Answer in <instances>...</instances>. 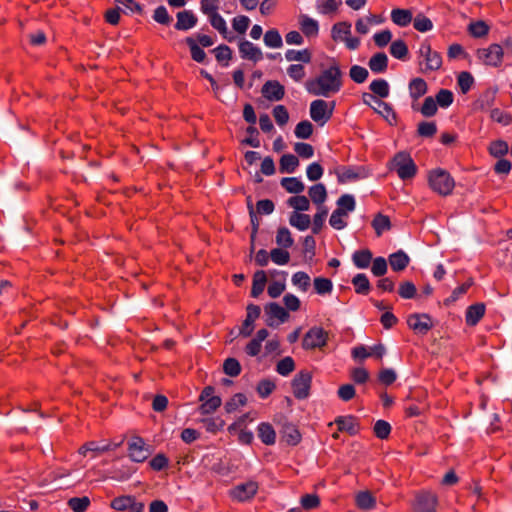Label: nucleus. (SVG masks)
I'll return each instance as SVG.
<instances>
[{"instance_id":"nucleus-37","label":"nucleus","mask_w":512,"mask_h":512,"mask_svg":"<svg viewBox=\"0 0 512 512\" xmlns=\"http://www.w3.org/2000/svg\"><path fill=\"white\" fill-rule=\"evenodd\" d=\"M276 243L279 247L285 249H288L293 245L294 240L288 228L281 227L277 230Z\"/></svg>"},{"instance_id":"nucleus-21","label":"nucleus","mask_w":512,"mask_h":512,"mask_svg":"<svg viewBox=\"0 0 512 512\" xmlns=\"http://www.w3.org/2000/svg\"><path fill=\"white\" fill-rule=\"evenodd\" d=\"M197 23V17L192 11L183 10L177 13V22L175 28L177 30H188L193 28Z\"/></svg>"},{"instance_id":"nucleus-35","label":"nucleus","mask_w":512,"mask_h":512,"mask_svg":"<svg viewBox=\"0 0 512 512\" xmlns=\"http://www.w3.org/2000/svg\"><path fill=\"white\" fill-rule=\"evenodd\" d=\"M372 253L368 249L356 251L353 254V263L357 268L364 269L370 265Z\"/></svg>"},{"instance_id":"nucleus-38","label":"nucleus","mask_w":512,"mask_h":512,"mask_svg":"<svg viewBox=\"0 0 512 512\" xmlns=\"http://www.w3.org/2000/svg\"><path fill=\"white\" fill-rule=\"evenodd\" d=\"M372 226L376 234L380 236L383 232L390 230L391 222L388 216L377 214L372 221Z\"/></svg>"},{"instance_id":"nucleus-60","label":"nucleus","mask_w":512,"mask_h":512,"mask_svg":"<svg viewBox=\"0 0 512 512\" xmlns=\"http://www.w3.org/2000/svg\"><path fill=\"white\" fill-rule=\"evenodd\" d=\"M327 213L328 211L324 206L318 207V212L313 217V233L317 234L320 232L326 219Z\"/></svg>"},{"instance_id":"nucleus-2","label":"nucleus","mask_w":512,"mask_h":512,"mask_svg":"<svg viewBox=\"0 0 512 512\" xmlns=\"http://www.w3.org/2000/svg\"><path fill=\"white\" fill-rule=\"evenodd\" d=\"M430 188L441 196L450 195L455 187V182L449 172L443 169L430 171L428 176Z\"/></svg>"},{"instance_id":"nucleus-61","label":"nucleus","mask_w":512,"mask_h":512,"mask_svg":"<svg viewBox=\"0 0 512 512\" xmlns=\"http://www.w3.org/2000/svg\"><path fill=\"white\" fill-rule=\"evenodd\" d=\"M453 93L448 89H441L435 97L437 104L442 108H447L453 103Z\"/></svg>"},{"instance_id":"nucleus-63","label":"nucleus","mask_w":512,"mask_h":512,"mask_svg":"<svg viewBox=\"0 0 512 512\" xmlns=\"http://www.w3.org/2000/svg\"><path fill=\"white\" fill-rule=\"evenodd\" d=\"M417 292L416 286L410 281H404L400 284L398 293L404 299H412Z\"/></svg>"},{"instance_id":"nucleus-34","label":"nucleus","mask_w":512,"mask_h":512,"mask_svg":"<svg viewBox=\"0 0 512 512\" xmlns=\"http://www.w3.org/2000/svg\"><path fill=\"white\" fill-rule=\"evenodd\" d=\"M285 58L287 61H298L303 63H310L312 59L311 52L308 49L294 50L290 49L286 51Z\"/></svg>"},{"instance_id":"nucleus-26","label":"nucleus","mask_w":512,"mask_h":512,"mask_svg":"<svg viewBox=\"0 0 512 512\" xmlns=\"http://www.w3.org/2000/svg\"><path fill=\"white\" fill-rule=\"evenodd\" d=\"M412 19V12L408 9L397 8L391 11V20L400 27L407 26L411 23Z\"/></svg>"},{"instance_id":"nucleus-58","label":"nucleus","mask_w":512,"mask_h":512,"mask_svg":"<svg viewBox=\"0 0 512 512\" xmlns=\"http://www.w3.org/2000/svg\"><path fill=\"white\" fill-rule=\"evenodd\" d=\"M368 75H369L368 70L359 65H353L349 71L350 78L356 83L365 82Z\"/></svg>"},{"instance_id":"nucleus-20","label":"nucleus","mask_w":512,"mask_h":512,"mask_svg":"<svg viewBox=\"0 0 512 512\" xmlns=\"http://www.w3.org/2000/svg\"><path fill=\"white\" fill-rule=\"evenodd\" d=\"M428 86L424 79L422 78H414L409 82L408 91L410 97L414 102H417L419 98L424 96L427 93Z\"/></svg>"},{"instance_id":"nucleus-7","label":"nucleus","mask_w":512,"mask_h":512,"mask_svg":"<svg viewBox=\"0 0 512 512\" xmlns=\"http://www.w3.org/2000/svg\"><path fill=\"white\" fill-rule=\"evenodd\" d=\"M362 101L382 116L390 125L396 122V114L390 104L377 99L373 94L363 93Z\"/></svg>"},{"instance_id":"nucleus-56","label":"nucleus","mask_w":512,"mask_h":512,"mask_svg":"<svg viewBox=\"0 0 512 512\" xmlns=\"http://www.w3.org/2000/svg\"><path fill=\"white\" fill-rule=\"evenodd\" d=\"M458 86L463 94H466L474 84V78L471 73L463 71L457 78Z\"/></svg>"},{"instance_id":"nucleus-51","label":"nucleus","mask_w":512,"mask_h":512,"mask_svg":"<svg viewBox=\"0 0 512 512\" xmlns=\"http://www.w3.org/2000/svg\"><path fill=\"white\" fill-rule=\"evenodd\" d=\"M208 18L211 26L223 35L224 38H227L228 28L224 18L219 13L211 15Z\"/></svg>"},{"instance_id":"nucleus-3","label":"nucleus","mask_w":512,"mask_h":512,"mask_svg":"<svg viewBox=\"0 0 512 512\" xmlns=\"http://www.w3.org/2000/svg\"><path fill=\"white\" fill-rule=\"evenodd\" d=\"M394 170L402 180L410 179L416 174L417 168L411 156L405 152H399L391 162Z\"/></svg>"},{"instance_id":"nucleus-11","label":"nucleus","mask_w":512,"mask_h":512,"mask_svg":"<svg viewBox=\"0 0 512 512\" xmlns=\"http://www.w3.org/2000/svg\"><path fill=\"white\" fill-rule=\"evenodd\" d=\"M328 333L321 327H312L303 337L302 347L306 350L321 348L327 344Z\"/></svg>"},{"instance_id":"nucleus-1","label":"nucleus","mask_w":512,"mask_h":512,"mask_svg":"<svg viewBox=\"0 0 512 512\" xmlns=\"http://www.w3.org/2000/svg\"><path fill=\"white\" fill-rule=\"evenodd\" d=\"M343 84V73L339 64L333 60L329 67L322 69L318 76L304 83L306 91L314 96L330 97L337 94Z\"/></svg>"},{"instance_id":"nucleus-47","label":"nucleus","mask_w":512,"mask_h":512,"mask_svg":"<svg viewBox=\"0 0 512 512\" xmlns=\"http://www.w3.org/2000/svg\"><path fill=\"white\" fill-rule=\"evenodd\" d=\"M468 31L473 37L481 38L488 34L489 26L484 21H476L469 24Z\"/></svg>"},{"instance_id":"nucleus-54","label":"nucleus","mask_w":512,"mask_h":512,"mask_svg":"<svg viewBox=\"0 0 512 512\" xmlns=\"http://www.w3.org/2000/svg\"><path fill=\"white\" fill-rule=\"evenodd\" d=\"M294 369L295 363L290 356L281 359L276 366V371L282 376L289 375L291 372H293Z\"/></svg>"},{"instance_id":"nucleus-27","label":"nucleus","mask_w":512,"mask_h":512,"mask_svg":"<svg viewBox=\"0 0 512 512\" xmlns=\"http://www.w3.org/2000/svg\"><path fill=\"white\" fill-rule=\"evenodd\" d=\"M267 282V275L264 270H258L253 275V283L251 289L252 297H258L265 288Z\"/></svg>"},{"instance_id":"nucleus-19","label":"nucleus","mask_w":512,"mask_h":512,"mask_svg":"<svg viewBox=\"0 0 512 512\" xmlns=\"http://www.w3.org/2000/svg\"><path fill=\"white\" fill-rule=\"evenodd\" d=\"M265 313L269 316L267 320L268 326H273L274 318L278 319L280 322H285L289 317L288 312L275 302L269 303L265 306Z\"/></svg>"},{"instance_id":"nucleus-50","label":"nucleus","mask_w":512,"mask_h":512,"mask_svg":"<svg viewBox=\"0 0 512 512\" xmlns=\"http://www.w3.org/2000/svg\"><path fill=\"white\" fill-rule=\"evenodd\" d=\"M288 205L297 211H308L310 208L309 199L306 196H293L288 199Z\"/></svg>"},{"instance_id":"nucleus-12","label":"nucleus","mask_w":512,"mask_h":512,"mask_svg":"<svg viewBox=\"0 0 512 512\" xmlns=\"http://www.w3.org/2000/svg\"><path fill=\"white\" fill-rule=\"evenodd\" d=\"M199 399L203 402L200 406L202 414L213 413L222 403L221 398L214 395V388L212 386L205 387L201 392Z\"/></svg>"},{"instance_id":"nucleus-22","label":"nucleus","mask_w":512,"mask_h":512,"mask_svg":"<svg viewBox=\"0 0 512 512\" xmlns=\"http://www.w3.org/2000/svg\"><path fill=\"white\" fill-rule=\"evenodd\" d=\"M335 424L340 431H346L351 435H354L359 430V424L357 418L354 416H340L335 419Z\"/></svg>"},{"instance_id":"nucleus-28","label":"nucleus","mask_w":512,"mask_h":512,"mask_svg":"<svg viewBox=\"0 0 512 512\" xmlns=\"http://www.w3.org/2000/svg\"><path fill=\"white\" fill-rule=\"evenodd\" d=\"M409 257L403 251H398L389 256V263L394 271H402L409 264Z\"/></svg>"},{"instance_id":"nucleus-62","label":"nucleus","mask_w":512,"mask_h":512,"mask_svg":"<svg viewBox=\"0 0 512 512\" xmlns=\"http://www.w3.org/2000/svg\"><path fill=\"white\" fill-rule=\"evenodd\" d=\"M340 5V0H325L317 4V9L319 13L326 15L335 12Z\"/></svg>"},{"instance_id":"nucleus-10","label":"nucleus","mask_w":512,"mask_h":512,"mask_svg":"<svg viewBox=\"0 0 512 512\" xmlns=\"http://www.w3.org/2000/svg\"><path fill=\"white\" fill-rule=\"evenodd\" d=\"M312 383V374L307 370L298 372L292 382V390L295 398L306 399L309 396Z\"/></svg>"},{"instance_id":"nucleus-52","label":"nucleus","mask_w":512,"mask_h":512,"mask_svg":"<svg viewBox=\"0 0 512 512\" xmlns=\"http://www.w3.org/2000/svg\"><path fill=\"white\" fill-rule=\"evenodd\" d=\"M390 53L397 59H404L408 54V47L403 40H396L390 45Z\"/></svg>"},{"instance_id":"nucleus-59","label":"nucleus","mask_w":512,"mask_h":512,"mask_svg":"<svg viewBox=\"0 0 512 512\" xmlns=\"http://www.w3.org/2000/svg\"><path fill=\"white\" fill-rule=\"evenodd\" d=\"M223 370L225 374L231 377H236L241 372V366L239 361L235 358H228L224 361Z\"/></svg>"},{"instance_id":"nucleus-57","label":"nucleus","mask_w":512,"mask_h":512,"mask_svg":"<svg viewBox=\"0 0 512 512\" xmlns=\"http://www.w3.org/2000/svg\"><path fill=\"white\" fill-rule=\"evenodd\" d=\"M373 432L379 439H386L391 432V425L385 420H377L374 424Z\"/></svg>"},{"instance_id":"nucleus-23","label":"nucleus","mask_w":512,"mask_h":512,"mask_svg":"<svg viewBox=\"0 0 512 512\" xmlns=\"http://www.w3.org/2000/svg\"><path fill=\"white\" fill-rule=\"evenodd\" d=\"M257 432L258 437L261 439L264 445L271 446L275 443L276 432L270 423L263 422L259 424Z\"/></svg>"},{"instance_id":"nucleus-40","label":"nucleus","mask_w":512,"mask_h":512,"mask_svg":"<svg viewBox=\"0 0 512 512\" xmlns=\"http://www.w3.org/2000/svg\"><path fill=\"white\" fill-rule=\"evenodd\" d=\"M264 43L270 48H281L283 41L279 31L276 29L266 31L264 35Z\"/></svg>"},{"instance_id":"nucleus-55","label":"nucleus","mask_w":512,"mask_h":512,"mask_svg":"<svg viewBox=\"0 0 512 512\" xmlns=\"http://www.w3.org/2000/svg\"><path fill=\"white\" fill-rule=\"evenodd\" d=\"M412 20L414 28L419 32H427L433 29L432 21L423 14H418Z\"/></svg>"},{"instance_id":"nucleus-16","label":"nucleus","mask_w":512,"mask_h":512,"mask_svg":"<svg viewBox=\"0 0 512 512\" xmlns=\"http://www.w3.org/2000/svg\"><path fill=\"white\" fill-rule=\"evenodd\" d=\"M203 463L212 471L226 476L237 469V465L228 460L210 458L208 455L203 458Z\"/></svg>"},{"instance_id":"nucleus-44","label":"nucleus","mask_w":512,"mask_h":512,"mask_svg":"<svg viewBox=\"0 0 512 512\" xmlns=\"http://www.w3.org/2000/svg\"><path fill=\"white\" fill-rule=\"evenodd\" d=\"M270 258L277 265H286L290 261V253L285 248H274L270 251Z\"/></svg>"},{"instance_id":"nucleus-15","label":"nucleus","mask_w":512,"mask_h":512,"mask_svg":"<svg viewBox=\"0 0 512 512\" xmlns=\"http://www.w3.org/2000/svg\"><path fill=\"white\" fill-rule=\"evenodd\" d=\"M407 324L418 334H426L433 327V321L428 314H412L407 318Z\"/></svg>"},{"instance_id":"nucleus-46","label":"nucleus","mask_w":512,"mask_h":512,"mask_svg":"<svg viewBox=\"0 0 512 512\" xmlns=\"http://www.w3.org/2000/svg\"><path fill=\"white\" fill-rule=\"evenodd\" d=\"M294 133L299 139H308L313 133V125L308 120L301 121L296 125Z\"/></svg>"},{"instance_id":"nucleus-64","label":"nucleus","mask_w":512,"mask_h":512,"mask_svg":"<svg viewBox=\"0 0 512 512\" xmlns=\"http://www.w3.org/2000/svg\"><path fill=\"white\" fill-rule=\"evenodd\" d=\"M489 152L494 157L504 156L508 152V144L503 140H497L490 144Z\"/></svg>"},{"instance_id":"nucleus-48","label":"nucleus","mask_w":512,"mask_h":512,"mask_svg":"<svg viewBox=\"0 0 512 512\" xmlns=\"http://www.w3.org/2000/svg\"><path fill=\"white\" fill-rule=\"evenodd\" d=\"M247 403V398L242 393L235 394L229 401L225 404V410L228 413H232L236 411L239 407L245 406Z\"/></svg>"},{"instance_id":"nucleus-49","label":"nucleus","mask_w":512,"mask_h":512,"mask_svg":"<svg viewBox=\"0 0 512 512\" xmlns=\"http://www.w3.org/2000/svg\"><path fill=\"white\" fill-rule=\"evenodd\" d=\"M135 498L133 496L129 495H123L114 498L111 503L110 507L117 511H124L128 510V508L131 506V503L133 502Z\"/></svg>"},{"instance_id":"nucleus-42","label":"nucleus","mask_w":512,"mask_h":512,"mask_svg":"<svg viewBox=\"0 0 512 512\" xmlns=\"http://www.w3.org/2000/svg\"><path fill=\"white\" fill-rule=\"evenodd\" d=\"M375 503V498L367 491L360 492L356 496V504L360 509H372L375 506Z\"/></svg>"},{"instance_id":"nucleus-14","label":"nucleus","mask_w":512,"mask_h":512,"mask_svg":"<svg viewBox=\"0 0 512 512\" xmlns=\"http://www.w3.org/2000/svg\"><path fill=\"white\" fill-rule=\"evenodd\" d=\"M258 491V484L254 481H248L235 486L230 490V496L239 502L252 499Z\"/></svg>"},{"instance_id":"nucleus-18","label":"nucleus","mask_w":512,"mask_h":512,"mask_svg":"<svg viewBox=\"0 0 512 512\" xmlns=\"http://www.w3.org/2000/svg\"><path fill=\"white\" fill-rule=\"evenodd\" d=\"M239 52L243 59H248L254 62H258L263 58L261 49L248 40L240 41Z\"/></svg>"},{"instance_id":"nucleus-39","label":"nucleus","mask_w":512,"mask_h":512,"mask_svg":"<svg viewBox=\"0 0 512 512\" xmlns=\"http://www.w3.org/2000/svg\"><path fill=\"white\" fill-rule=\"evenodd\" d=\"M125 437L120 436L118 438L112 440H102L99 444H95L94 442L86 443L82 448H118L124 444Z\"/></svg>"},{"instance_id":"nucleus-5","label":"nucleus","mask_w":512,"mask_h":512,"mask_svg":"<svg viewBox=\"0 0 512 512\" xmlns=\"http://www.w3.org/2000/svg\"><path fill=\"white\" fill-rule=\"evenodd\" d=\"M277 424L282 441L288 446H296L300 443L301 434L297 427L289 422L283 415L274 418Z\"/></svg>"},{"instance_id":"nucleus-31","label":"nucleus","mask_w":512,"mask_h":512,"mask_svg":"<svg viewBox=\"0 0 512 512\" xmlns=\"http://www.w3.org/2000/svg\"><path fill=\"white\" fill-rule=\"evenodd\" d=\"M289 223L291 226L297 228L300 231H304L309 228L311 224L310 216L299 212H293L290 215Z\"/></svg>"},{"instance_id":"nucleus-36","label":"nucleus","mask_w":512,"mask_h":512,"mask_svg":"<svg viewBox=\"0 0 512 512\" xmlns=\"http://www.w3.org/2000/svg\"><path fill=\"white\" fill-rule=\"evenodd\" d=\"M300 26L302 32L308 37L316 36L318 34V22L308 16H301Z\"/></svg>"},{"instance_id":"nucleus-32","label":"nucleus","mask_w":512,"mask_h":512,"mask_svg":"<svg viewBox=\"0 0 512 512\" xmlns=\"http://www.w3.org/2000/svg\"><path fill=\"white\" fill-rule=\"evenodd\" d=\"M281 186L289 193L298 194L304 191L305 185L295 177H285L281 179Z\"/></svg>"},{"instance_id":"nucleus-6","label":"nucleus","mask_w":512,"mask_h":512,"mask_svg":"<svg viewBox=\"0 0 512 512\" xmlns=\"http://www.w3.org/2000/svg\"><path fill=\"white\" fill-rule=\"evenodd\" d=\"M331 37L335 42H344L349 50H355L360 45V40L351 35V24L345 21L333 25Z\"/></svg>"},{"instance_id":"nucleus-30","label":"nucleus","mask_w":512,"mask_h":512,"mask_svg":"<svg viewBox=\"0 0 512 512\" xmlns=\"http://www.w3.org/2000/svg\"><path fill=\"white\" fill-rule=\"evenodd\" d=\"M298 166L299 160L293 154H284L280 158L279 169L282 173H293Z\"/></svg>"},{"instance_id":"nucleus-43","label":"nucleus","mask_w":512,"mask_h":512,"mask_svg":"<svg viewBox=\"0 0 512 512\" xmlns=\"http://www.w3.org/2000/svg\"><path fill=\"white\" fill-rule=\"evenodd\" d=\"M352 283L355 286V291L358 294H368L370 290V283L365 274H357L352 279Z\"/></svg>"},{"instance_id":"nucleus-4","label":"nucleus","mask_w":512,"mask_h":512,"mask_svg":"<svg viewBox=\"0 0 512 512\" xmlns=\"http://www.w3.org/2000/svg\"><path fill=\"white\" fill-rule=\"evenodd\" d=\"M335 106L334 101L326 102L322 99L314 100L310 104V117L314 122L323 126L331 119Z\"/></svg>"},{"instance_id":"nucleus-53","label":"nucleus","mask_w":512,"mask_h":512,"mask_svg":"<svg viewBox=\"0 0 512 512\" xmlns=\"http://www.w3.org/2000/svg\"><path fill=\"white\" fill-rule=\"evenodd\" d=\"M186 42L190 48L192 59L199 63L203 62L206 57V53L204 52V50L200 48L199 45L195 42V40L190 37L186 39Z\"/></svg>"},{"instance_id":"nucleus-17","label":"nucleus","mask_w":512,"mask_h":512,"mask_svg":"<svg viewBox=\"0 0 512 512\" xmlns=\"http://www.w3.org/2000/svg\"><path fill=\"white\" fill-rule=\"evenodd\" d=\"M261 92L269 101H279L284 97L285 89L278 81L269 80L262 86Z\"/></svg>"},{"instance_id":"nucleus-29","label":"nucleus","mask_w":512,"mask_h":512,"mask_svg":"<svg viewBox=\"0 0 512 512\" xmlns=\"http://www.w3.org/2000/svg\"><path fill=\"white\" fill-rule=\"evenodd\" d=\"M308 193L313 203L317 204L318 206H323V203L327 198V191L322 183L311 186Z\"/></svg>"},{"instance_id":"nucleus-8","label":"nucleus","mask_w":512,"mask_h":512,"mask_svg":"<svg viewBox=\"0 0 512 512\" xmlns=\"http://www.w3.org/2000/svg\"><path fill=\"white\" fill-rule=\"evenodd\" d=\"M419 56L422 58L420 65L424 64V68L422 69L423 73L437 71L442 66L441 55L438 52L432 50L431 45L427 42H424L420 45Z\"/></svg>"},{"instance_id":"nucleus-9","label":"nucleus","mask_w":512,"mask_h":512,"mask_svg":"<svg viewBox=\"0 0 512 512\" xmlns=\"http://www.w3.org/2000/svg\"><path fill=\"white\" fill-rule=\"evenodd\" d=\"M476 57L487 66L499 67L504 57L503 47L500 44L493 43L486 48L478 49Z\"/></svg>"},{"instance_id":"nucleus-41","label":"nucleus","mask_w":512,"mask_h":512,"mask_svg":"<svg viewBox=\"0 0 512 512\" xmlns=\"http://www.w3.org/2000/svg\"><path fill=\"white\" fill-rule=\"evenodd\" d=\"M67 505L74 512H85L90 505V499L87 496L73 497L68 500Z\"/></svg>"},{"instance_id":"nucleus-33","label":"nucleus","mask_w":512,"mask_h":512,"mask_svg":"<svg viewBox=\"0 0 512 512\" xmlns=\"http://www.w3.org/2000/svg\"><path fill=\"white\" fill-rule=\"evenodd\" d=\"M369 89L374 96H378L380 98H386L390 93L389 84L385 79H377L372 81L369 85Z\"/></svg>"},{"instance_id":"nucleus-24","label":"nucleus","mask_w":512,"mask_h":512,"mask_svg":"<svg viewBox=\"0 0 512 512\" xmlns=\"http://www.w3.org/2000/svg\"><path fill=\"white\" fill-rule=\"evenodd\" d=\"M485 314V306L477 303L468 307L466 311V323L469 326H475Z\"/></svg>"},{"instance_id":"nucleus-13","label":"nucleus","mask_w":512,"mask_h":512,"mask_svg":"<svg viewBox=\"0 0 512 512\" xmlns=\"http://www.w3.org/2000/svg\"><path fill=\"white\" fill-rule=\"evenodd\" d=\"M437 496L429 491H422L416 495L413 510L415 512H435Z\"/></svg>"},{"instance_id":"nucleus-25","label":"nucleus","mask_w":512,"mask_h":512,"mask_svg":"<svg viewBox=\"0 0 512 512\" xmlns=\"http://www.w3.org/2000/svg\"><path fill=\"white\" fill-rule=\"evenodd\" d=\"M368 66L374 73H383L387 70L388 67V58L385 53H376L374 54L369 62Z\"/></svg>"},{"instance_id":"nucleus-45","label":"nucleus","mask_w":512,"mask_h":512,"mask_svg":"<svg viewBox=\"0 0 512 512\" xmlns=\"http://www.w3.org/2000/svg\"><path fill=\"white\" fill-rule=\"evenodd\" d=\"M310 282V276L305 272L299 271L292 276L293 285L298 287L303 292L308 290Z\"/></svg>"}]
</instances>
